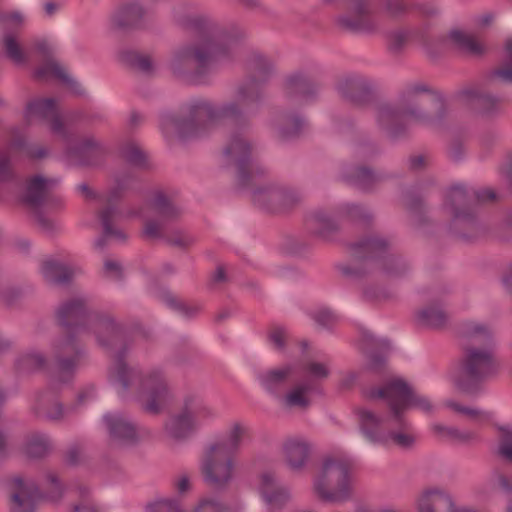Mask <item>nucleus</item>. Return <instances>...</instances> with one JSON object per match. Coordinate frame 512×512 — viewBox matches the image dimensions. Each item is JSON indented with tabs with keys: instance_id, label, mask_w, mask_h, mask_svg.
I'll list each match as a JSON object with an SVG mask.
<instances>
[{
	"instance_id": "obj_1",
	"label": "nucleus",
	"mask_w": 512,
	"mask_h": 512,
	"mask_svg": "<svg viewBox=\"0 0 512 512\" xmlns=\"http://www.w3.org/2000/svg\"><path fill=\"white\" fill-rule=\"evenodd\" d=\"M359 430L366 441L372 444H395L402 448L411 447L416 442V435L406 429L408 424L403 415L395 419L390 412L388 416H379L371 410L362 409L358 412Z\"/></svg>"
},
{
	"instance_id": "obj_2",
	"label": "nucleus",
	"mask_w": 512,
	"mask_h": 512,
	"mask_svg": "<svg viewBox=\"0 0 512 512\" xmlns=\"http://www.w3.org/2000/svg\"><path fill=\"white\" fill-rule=\"evenodd\" d=\"M500 362L491 347L471 346L465 350L460 378L455 384L459 391L471 393L477 382L495 375Z\"/></svg>"
},
{
	"instance_id": "obj_3",
	"label": "nucleus",
	"mask_w": 512,
	"mask_h": 512,
	"mask_svg": "<svg viewBox=\"0 0 512 512\" xmlns=\"http://www.w3.org/2000/svg\"><path fill=\"white\" fill-rule=\"evenodd\" d=\"M371 396L385 398L395 419L412 409L429 413L434 407L427 396L416 393L401 377H393L384 388L372 392Z\"/></svg>"
},
{
	"instance_id": "obj_4",
	"label": "nucleus",
	"mask_w": 512,
	"mask_h": 512,
	"mask_svg": "<svg viewBox=\"0 0 512 512\" xmlns=\"http://www.w3.org/2000/svg\"><path fill=\"white\" fill-rule=\"evenodd\" d=\"M317 493L329 501H342L351 493L352 480L347 464L340 458L328 457L314 481Z\"/></svg>"
},
{
	"instance_id": "obj_5",
	"label": "nucleus",
	"mask_w": 512,
	"mask_h": 512,
	"mask_svg": "<svg viewBox=\"0 0 512 512\" xmlns=\"http://www.w3.org/2000/svg\"><path fill=\"white\" fill-rule=\"evenodd\" d=\"M213 417L214 413L206 406L197 403L186 405L168 418L164 425V433L171 440H184L208 424Z\"/></svg>"
},
{
	"instance_id": "obj_6",
	"label": "nucleus",
	"mask_w": 512,
	"mask_h": 512,
	"mask_svg": "<svg viewBox=\"0 0 512 512\" xmlns=\"http://www.w3.org/2000/svg\"><path fill=\"white\" fill-rule=\"evenodd\" d=\"M201 471L206 482L221 486L232 478L233 463L220 445H213L202 458Z\"/></svg>"
},
{
	"instance_id": "obj_7",
	"label": "nucleus",
	"mask_w": 512,
	"mask_h": 512,
	"mask_svg": "<svg viewBox=\"0 0 512 512\" xmlns=\"http://www.w3.org/2000/svg\"><path fill=\"white\" fill-rule=\"evenodd\" d=\"M416 506L418 512H477L457 504L449 492L437 487L424 490L419 495Z\"/></svg>"
},
{
	"instance_id": "obj_8",
	"label": "nucleus",
	"mask_w": 512,
	"mask_h": 512,
	"mask_svg": "<svg viewBox=\"0 0 512 512\" xmlns=\"http://www.w3.org/2000/svg\"><path fill=\"white\" fill-rule=\"evenodd\" d=\"M222 34L212 32L203 39L196 48L183 47L176 52L173 58L174 63L194 60L199 64L212 59L222 47Z\"/></svg>"
},
{
	"instance_id": "obj_9",
	"label": "nucleus",
	"mask_w": 512,
	"mask_h": 512,
	"mask_svg": "<svg viewBox=\"0 0 512 512\" xmlns=\"http://www.w3.org/2000/svg\"><path fill=\"white\" fill-rule=\"evenodd\" d=\"M11 509L13 512H33L40 492L34 482L20 477L10 482Z\"/></svg>"
},
{
	"instance_id": "obj_10",
	"label": "nucleus",
	"mask_w": 512,
	"mask_h": 512,
	"mask_svg": "<svg viewBox=\"0 0 512 512\" xmlns=\"http://www.w3.org/2000/svg\"><path fill=\"white\" fill-rule=\"evenodd\" d=\"M105 430L114 440L121 442L132 441L136 437V427L133 422L120 413H107L102 418Z\"/></svg>"
},
{
	"instance_id": "obj_11",
	"label": "nucleus",
	"mask_w": 512,
	"mask_h": 512,
	"mask_svg": "<svg viewBox=\"0 0 512 512\" xmlns=\"http://www.w3.org/2000/svg\"><path fill=\"white\" fill-rule=\"evenodd\" d=\"M168 399L169 393L163 381L156 378L145 381L140 400L147 411L158 412L165 406Z\"/></svg>"
},
{
	"instance_id": "obj_12",
	"label": "nucleus",
	"mask_w": 512,
	"mask_h": 512,
	"mask_svg": "<svg viewBox=\"0 0 512 512\" xmlns=\"http://www.w3.org/2000/svg\"><path fill=\"white\" fill-rule=\"evenodd\" d=\"M24 118L28 122L52 121V129L57 131L60 127L56 117V104L50 98L36 99L29 102L24 110Z\"/></svg>"
},
{
	"instance_id": "obj_13",
	"label": "nucleus",
	"mask_w": 512,
	"mask_h": 512,
	"mask_svg": "<svg viewBox=\"0 0 512 512\" xmlns=\"http://www.w3.org/2000/svg\"><path fill=\"white\" fill-rule=\"evenodd\" d=\"M257 490L269 509L280 507L288 499V492L277 485L272 474L265 472L259 477Z\"/></svg>"
},
{
	"instance_id": "obj_14",
	"label": "nucleus",
	"mask_w": 512,
	"mask_h": 512,
	"mask_svg": "<svg viewBox=\"0 0 512 512\" xmlns=\"http://www.w3.org/2000/svg\"><path fill=\"white\" fill-rule=\"evenodd\" d=\"M291 372L292 368L288 365L268 369L257 373L256 380L265 392L273 396H279L280 389L291 375Z\"/></svg>"
},
{
	"instance_id": "obj_15",
	"label": "nucleus",
	"mask_w": 512,
	"mask_h": 512,
	"mask_svg": "<svg viewBox=\"0 0 512 512\" xmlns=\"http://www.w3.org/2000/svg\"><path fill=\"white\" fill-rule=\"evenodd\" d=\"M284 457L287 465L293 469H300L308 456V445L300 438H292L285 442L283 447Z\"/></svg>"
},
{
	"instance_id": "obj_16",
	"label": "nucleus",
	"mask_w": 512,
	"mask_h": 512,
	"mask_svg": "<svg viewBox=\"0 0 512 512\" xmlns=\"http://www.w3.org/2000/svg\"><path fill=\"white\" fill-rule=\"evenodd\" d=\"M74 271L69 263L58 258L46 259L41 267L42 275L51 282H64Z\"/></svg>"
},
{
	"instance_id": "obj_17",
	"label": "nucleus",
	"mask_w": 512,
	"mask_h": 512,
	"mask_svg": "<svg viewBox=\"0 0 512 512\" xmlns=\"http://www.w3.org/2000/svg\"><path fill=\"white\" fill-rule=\"evenodd\" d=\"M5 57L14 65L22 66L28 61V54L17 38L12 34H6L3 39Z\"/></svg>"
},
{
	"instance_id": "obj_18",
	"label": "nucleus",
	"mask_w": 512,
	"mask_h": 512,
	"mask_svg": "<svg viewBox=\"0 0 512 512\" xmlns=\"http://www.w3.org/2000/svg\"><path fill=\"white\" fill-rule=\"evenodd\" d=\"M312 391L311 384L296 385L283 398L284 404L288 407H306L310 403Z\"/></svg>"
},
{
	"instance_id": "obj_19",
	"label": "nucleus",
	"mask_w": 512,
	"mask_h": 512,
	"mask_svg": "<svg viewBox=\"0 0 512 512\" xmlns=\"http://www.w3.org/2000/svg\"><path fill=\"white\" fill-rule=\"evenodd\" d=\"M52 186V181L43 178L42 176H35L27 184L26 201L31 204H37L42 197L48 192Z\"/></svg>"
},
{
	"instance_id": "obj_20",
	"label": "nucleus",
	"mask_w": 512,
	"mask_h": 512,
	"mask_svg": "<svg viewBox=\"0 0 512 512\" xmlns=\"http://www.w3.org/2000/svg\"><path fill=\"white\" fill-rule=\"evenodd\" d=\"M246 432L247 428L242 423L235 422L231 424L225 432L223 445L220 447L223 449V451L236 450L244 439Z\"/></svg>"
},
{
	"instance_id": "obj_21",
	"label": "nucleus",
	"mask_w": 512,
	"mask_h": 512,
	"mask_svg": "<svg viewBox=\"0 0 512 512\" xmlns=\"http://www.w3.org/2000/svg\"><path fill=\"white\" fill-rule=\"evenodd\" d=\"M449 40L460 48L466 49L471 52H480L481 45L477 42L471 33L462 29H453L449 32Z\"/></svg>"
},
{
	"instance_id": "obj_22",
	"label": "nucleus",
	"mask_w": 512,
	"mask_h": 512,
	"mask_svg": "<svg viewBox=\"0 0 512 512\" xmlns=\"http://www.w3.org/2000/svg\"><path fill=\"white\" fill-rule=\"evenodd\" d=\"M445 406L472 421L482 422L489 418V414L486 411L474 406L461 405L454 400L445 401Z\"/></svg>"
},
{
	"instance_id": "obj_23",
	"label": "nucleus",
	"mask_w": 512,
	"mask_h": 512,
	"mask_svg": "<svg viewBox=\"0 0 512 512\" xmlns=\"http://www.w3.org/2000/svg\"><path fill=\"white\" fill-rule=\"evenodd\" d=\"M432 431L438 437L451 438L460 442H470L476 439V434L473 432L459 431L440 423L433 424Z\"/></svg>"
},
{
	"instance_id": "obj_24",
	"label": "nucleus",
	"mask_w": 512,
	"mask_h": 512,
	"mask_svg": "<svg viewBox=\"0 0 512 512\" xmlns=\"http://www.w3.org/2000/svg\"><path fill=\"white\" fill-rule=\"evenodd\" d=\"M498 454L508 461H512V427L504 425L499 427Z\"/></svg>"
},
{
	"instance_id": "obj_25",
	"label": "nucleus",
	"mask_w": 512,
	"mask_h": 512,
	"mask_svg": "<svg viewBox=\"0 0 512 512\" xmlns=\"http://www.w3.org/2000/svg\"><path fill=\"white\" fill-rule=\"evenodd\" d=\"M417 319L424 325L439 326L443 323L445 315L440 308L430 306L418 311Z\"/></svg>"
},
{
	"instance_id": "obj_26",
	"label": "nucleus",
	"mask_w": 512,
	"mask_h": 512,
	"mask_svg": "<svg viewBox=\"0 0 512 512\" xmlns=\"http://www.w3.org/2000/svg\"><path fill=\"white\" fill-rule=\"evenodd\" d=\"M37 74L43 77L55 76L63 81L70 80L65 68L55 59H49L44 67L38 69Z\"/></svg>"
},
{
	"instance_id": "obj_27",
	"label": "nucleus",
	"mask_w": 512,
	"mask_h": 512,
	"mask_svg": "<svg viewBox=\"0 0 512 512\" xmlns=\"http://www.w3.org/2000/svg\"><path fill=\"white\" fill-rule=\"evenodd\" d=\"M13 176L12 149H0V183Z\"/></svg>"
},
{
	"instance_id": "obj_28",
	"label": "nucleus",
	"mask_w": 512,
	"mask_h": 512,
	"mask_svg": "<svg viewBox=\"0 0 512 512\" xmlns=\"http://www.w3.org/2000/svg\"><path fill=\"white\" fill-rule=\"evenodd\" d=\"M498 75L505 81H512V38L505 43L504 66L498 71Z\"/></svg>"
},
{
	"instance_id": "obj_29",
	"label": "nucleus",
	"mask_w": 512,
	"mask_h": 512,
	"mask_svg": "<svg viewBox=\"0 0 512 512\" xmlns=\"http://www.w3.org/2000/svg\"><path fill=\"white\" fill-rule=\"evenodd\" d=\"M146 512H183L179 504L169 499H159L150 504Z\"/></svg>"
},
{
	"instance_id": "obj_30",
	"label": "nucleus",
	"mask_w": 512,
	"mask_h": 512,
	"mask_svg": "<svg viewBox=\"0 0 512 512\" xmlns=\"http://www.w3.org/2000/svg\"><path fill=\"white\" fill-rule=\"evenodd\" d=\"M193 512H224V508L216 497H205L199 502Z\"/></svg>"
},
{
	"instance_id": "obj_31",
	"label": "nucleus",
	"mask_w": 512,
	"mask_h": 512,
	"mask_svg": "<svg viewBox=\"0 0 512 512\" xmlns=\"http://www.w3.org/2000/svg\"><path fill=\"white\" fill-rule=\"evenodd\" d=\"M131 374L130 369L124 363H118L111 372V377L123 387L128 385V377Z\"/></svg>"
},
{
	"instance_id": "obj_32",
	"label": "nucleus",
	"mask_w": 512,
	"mask_h": 512,
	"mask_svg": "<svg viewBox=\"0 0 512 512\" xmlns=\"http://www.w3.org/2000/svg\"><path fill=\"white\" fill-rule=\"evenodd\" d=\"M249 98V95L243 91V90H240L238 93H237V96H236V100H235V103H229V104H226L222 109H221V114L222 115H233L236 113V105L238 104H242V103H245L247 101V99Z\"/></svg>"
},
{
	"instance_id": "obj_33",
	"label": "nucleus",
	"mask_w": 512,
	"mask_h": 512,
	"mask_svg": "<svg viewBox=\"0 0 512 512\" xmlns=\"http://www.w3.org/2000/svg\"><path fill=\"white\" fill-rule=\"evenodd\" d=\"M307 374L311 378H323L328 374V369L325 364L313 362L307 368Z\"/></svg>"
},
{
	"instance_id": "obj_34",
	"label": "nucleus",
	"mask_w": 512,
	"mask_h": 512,
	"mask_svg": "<svg viewBox=\"0 0 512 512\" xmlns=\"http://www.w3.org/2000/svg\"><path fill=\"white\" fill-rule=\"evenodd\" d=\"M313 317H314L315 321L318 322L322 326L330 325L333 322V320L335 319V316L333 315V313L329 309H326V308H321V309L317 310L314 313Z\"/></svg>"
},
{
	"instance_id": "obj_35",
	"label": "nucleus",
	"mask_w": 512,
	"mask_h": 512,
	"mask_svg": "<svg viewBox=\"0 0 512 512\" xmlns=\"http://www.w3.org/2000/svg\"><path fill=\"white\" fill-rule=\"evenodd\" d=\"M3 21L5 28L12 29L24 23L25 17L20 12H12L6 15Z\"/></svg>"
},
{
	"instance_id": "obj_36",
	"label": "nucleus",
	"mask_w": 512,
	"mask_h": 512,
	"mask_svg": "<svg viewBox=\"0 0 512 512\" xmlns=\"http://www.w3.org/2000/svg\"><path fill=\"white\" fill-rule=\"evenodd\" d=\"M285 330L281 327H275L272 329L269 335V339L272 345H274L276 348H281L285 341Z\"/></svg>"
},
{
	"instance_id": "obj_37",
	"label": "nucleus",
	"mask_w": 512,
	"mask_h": 512,
	"mask_svg": "<svg viewBox=\"0 0 512 512\" xmlns=\"http://www.w3.org/2000/svg\"><path fill=\"white\" fill-rule=\"evenodd\" d=\"M470 336H488L490 335L489 328L480 322H473L468 326L467 330Z\"/></svg>"
},
{
	"instance_id": "obj_38",
	"label": "nucleus",
	"mask_w": 512,
	"mask_h": 512,
	"mask_svg": "<svg viewBox=\"0 0 512 512\" xmlns=\"http://www.w3.org/2000/svg\"><path fill=\"white\" fill-rule=\"evenodd\" d=\"M247 149H248V144L245 140L236 139L231 143V145L228 149V153L233 156H241L242 154H244L247 151Z\"/></svg>"
},
{
	"instance_id": "obj_39",
	"label": "nucleus",
	"mask_w": 512,
	"mask_h": 512,
	"mask_svg": "<svg viewBox=\"0 0 512 512\" xmlns=\"http://www.w3.org/2000/svg\"><path fill=\"white\" fill-rule=\"evenodd\" d=\"M125 157L132 163L136 165H142L144 160V155L142 151L137 147H131L129 148L126 153Z\"/></svg>"
},
{
	"instance_id": "obj_40",
	"label": "nucleus",
	"mask_w": 512,
	"mask_h": 512,
	"mask_svg": "<svg viewBox=\"0 0 512 512\" xmlns=\"http://www.w3.org/2000/svg\"><path fill=\"white\" fill-rule=\"evenodd\" d=\"M351 13L356 17H364L369 13V8L365 2H358L351 8Z\"/></svg>"
},
{
	"instance_id": "obj_41",
	"label": "nucleus",
	"mask_w": 512,
	"mask_h": 512,
	"mask_svg": "<svg viewBox=\"0 0 512 512\" xmlns=\"http://www.w3.org/2000/svg\"><path fill=\"white\" fill-rule=\"evenodd\" d=\"M160 232V224L157 222L149 221L145 224L144 233L148 237H156Z\"/></svg>"
},
{
	"instance_id": "obj_42",
	"label": "nucleus",
	"mask_w": 512,
	"mask_h": 512,
	"mask_svg": "<svg viewBox=\"0 0 512 512\" xmlns=\"http://www.w3.org/2000/svg\"><path fill=\"white\" fill-rule=\"evenodd\" d=\"M49 486L51 489V495L49 496L51 499H56L61 491V485L58 482L57 478L53 475L49 477Z\"/></svg>"
},
{
	"instance_id": "obj_43",
	"label": "nucleus",
	"mask_w": 512,
	"mask_h": 512,
	"mask_svg": "<svg viewBox=\"0 0 512 512\" xmlns=\"http://www.w3.org/2000/svg\"><path fill=\"white\" fill-rule=\"evenodd\" d=\"M73 512H99L94 504H92L90 501L85 500L84 502L76 505L74 507Z\"/></svg>"
},
{
	"instance_id": "obj_44",
	"label": "nucleus",
	"mask_w": 512,
	"mask_h": 512,
	"mask_svg": "<svg viewBox=\"0 0 512 512\" xmlns=\"http://www.w3.org/2000/svg\"><path fill=\"white\" fill-rule=\"evenodd\" d=\"M96 144V142L93 139H85L78 143L73 149L74 153H82L86 151L88 148L93 147Z\"/></svg>"
},
{
	"instance_id": "obj_45",
	"label": "nucleus",
	"mask_w": 512,
	"mask_h": 512,
	"mask_svg": "<svg viewBox=\"0 0 512 512\" xmlns=\"http://www.w3.org/2000/svg\"><path fill=\"white\" fill-rule=\"evenodd\" d=\"M52 44L46 40V39H43V40H39L37 43H36V49L40 52H43V53H49L52 51Z\"/></svg>"
},
{
	"instance_id": "obj_46",
	"label": "nucleus",
	"mask_w": 512,
	"mask_h": 512,
	"mask_svg": "<svg viewBox=\"0 0 512 512\" xmlns=\"http://www.w3.org/2000/svg\"><path fill=\"white\" fill-rule=\"evenodd\" d=\"M498 483L504 491H512V482L507 477L499 476Z\"/></svg>"
},
{
	"instance_id": "obj_47",
	"label": "nucleus",
	"mask_w": 512,
	"mask_h": 512,
	"mask_svg": "<svg viewBox=\"0 0 512 512\" xmlns=\"http://www.w3.org/2000/svg\"><path fill=\"white\" fill-rule=\"evenodd\" d=\"M78 308H79V304L76 302H72V303L66 304L62 308V312L66 315H69V314L75 313L78 310Z\"/></svg>"
},
{
	"instance_id": "obj_48",
	"label": "nucleus",
	"mask_w": 512,
	"mask_h": 512,
	"mask_svg": "<svg viewBox=\"0 0 512 512\" xmlns=\"http://www.w3.org/2000/svg\"><path fill=\"white\" fill-rule=\"evenodd\" d=\"M43 359L39 354H32L25 358L27 364H35L36 366L42 363Z\"/></svg>"
},
{
	"instance_id": "obj_49",
	"label": "nucleus",
	"mask_w": 512,
	"mask_h": 512,
	"mask_svg": "<svg viewBox=\"0 0 512 512\" xmlns=\"http://www.w3.org/2000/svg\"><path fill=\"white\" fill-rule=\"evenodd\" d=\"M189 487V480L187 477H181L179 478V480L177 481V489L180 491V492H184L188 489Z\"/></svg>"
},
{
	"instance_id": "obj_50",
	"label": "nucleus",
	"mask_w": 512,
	"mask_h": 512,
	"mask_svg": "<svg viewBox=\"0 0 512 512\" xmlns=\"http://www.w3.org/2000/svg\"><path fill=\"white\" fill-rule=\"evenodd\" d=\"M490 22H491V16L483 15L476 20V26L479 28L486 27L489 25Z\"/></svg>"
},
{
	"instance_id": "obj_51",
	"label": "nucleus",
	"mask_w": 512,
	"mask_h": 512,
	"mask_svg": "<svg viewBox=\"0 0 512 512\" xmlns=\"http://www.w3.org/2000/svg\"><path fill=\"white\" fill-rule=\"evenodd\" d=\"M104 267L107 272L118 271L119 269L118 263L112 260H107L104 264Z\"/></svg>"
},
{
	"instance_id": "obj_52",
	"label": "nucleus",
	"mask_w": 512,
	"mask_h": 512,
	"mask_svg": "<svg viewBox=\"0 0 512 512\" xmlns=\"http://www.w3.org/2000/svg\"><path fill=\"white\" fill-rule=\"evenodd\" d=\"M356 379V374L351 372L348 373L343 379H342V385L343 386H349L351 385Z\"/></svg>"
},
{
	"instance_id": "obj_53",
	"label": "nucleus",
	"mask_w": 512,
	"mask_h": 512,
	"mask_svg": "<svg viewBox=\"0 0 512 512\" xmlns=\"http://www.w3.org/2000/svg\"><path fill=\"white\" fill-rule=\"evenodd\" d=\"M170 126L176 127L179 129V123L175 120L169 119L165 123H163V129L168 132Z\"/></svg>"
},
{
	"instance_id": "obj_54",
	"label": "nucleus",
	"mask_w": 512,
	"mask_h": 512,
	"mask_svg": "<svg viewBox=\"0 0 512 512\" xmlns=\"http://www.w3.org/2000/svg\"><path fill=\"white\" fill-rule=\"evenodd\" d=\"M37 444H39L41 447L44 448L47 444V438L44 436H39L33 443L30 444L31 445L30 449L32 450V446L37 445Z\"/></svg>"
},
{
	"instance_id": "obj_55",
	"label": "nucleus",
	"mask_w": 512,
	"mask_h": 512,
	"mask_svg": "<svg viewBox=\"0 0 512 512\" xmlns=\"http://www.w3.org/2000/svg\"><path fill=\"white\" fill-rule=\"evenodd\" d=\"M138 65L140 66V68H142L143 70H147L149 69L150 67V64H149V61L147 59H144V58H140L139 61H138Z\"/></svg>"
},
{
	"instance_id": "obj_56",
	"label": "nucleus",
	"mask_w": 512,
	"mask_h": 512,
	"mask_svg": "<svg viewBox=\"0 0 512 512\" xmlns=\"http://www.w3.org/2000/svg\"><path fill=\"white\" fill-rule=\"evenodd\" d=\"M510 280H512V262L508 265L507 271H506V276L504 278L505 282H508Z\"/></svg>"
},
{
	"instance_id": "obj_57",
	"label": "nucleus",
	"mask_w": 512,
	"mask_h": 512,
	"mask_svg": "<svg viewBox=\"0 0 512 512\" xmlns=\"http://www.w3.org/2000/svg\"><path fill=\"white\" fill-rule=\"evenodd\" d=\"M504 512H512V496L507 500Z\"/></svg>"
},
{
	"instance_id": "obj_58",
	"label": "nucleus",
	"mask_w": 512,
	"mask_h": 512,
	"mask_svg": "<svg viewBox=\"0 0 512 512\" xmlns=\"http://www.w3.org/2000/svg\"><path fill=\"white\" fill-rule=\"evenodd\" d=\"M103 226L107 234H112L109 223L105 218L103 219Z\"/></svg>"
},
{
	"instance_id": "obj_59",
	"label": "nucleus",
	"mask_w": 512,
	"mask_h": 512,
	"mask_svg": "<svg viewBox=\"0 0 512 512\" xmlns=\"http://www.w3.org/2000/svg\"><path fill=\"white\" fill-rule=\"evenodd\" d=\"M45 9L47 13L51 14L54 10V6L52 4H46Z\"/></svg>"
},
{
	"instance_id": "obj_60",
	"label": "nucleus",
	"mask_w": 512,
	"mask_h": 512,
	"mask_svg": "<svg viewBox=\"0 0 512 512\" xmlns=\"http://www.w3.org/2000/svg\"><path fill=\"white\" fill-rule=\"evenodd\" d=\"M200 109H201V112H206L207 111V107L206 106H202Z\"/></svg>"
},
{
	"instance_id": "obj_61",
	"label": "nucleus",
	"mask_w": 512,
	"mask_h": 512,
	"mask_svg": "<svg viewBox=\"0 0 512 512\" xmlns=\"http://www.w3.org/2000/svg\"><path fill=\"white\" fill-rule=\"evenodd\" d=\"M62 368L66 369L67 368V364L66 363H62Z\"/></svg>"
}]
</instances>
